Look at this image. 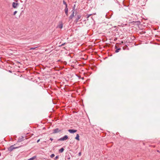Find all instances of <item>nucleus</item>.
<instances>
[{
  "mask_svg": "<svg viewBox=\"0 0 160 160\" xmlns=\"http://www.w3.org/2000/svg\"><path fill=\"white\" fill-rule=\"evenodd\" d=\"M63 4L65 5V7H68V5L66 3V2L64 0L63 1Z\"/></svg>",
  "mask_w": 160,
  "mask_h": 160,
  "instance_id": "ddd939ff",
  "label": "nucleus"
},
{
  "mask_svg": "<svg viewBox=\"0 0 160 160\" xmlns=\"http://www.w3.org/2000/svg\"><path fill=\"white\" fill-rule=\"evenodd\" d=\"M50 139L51 141H52V140H53V139L52 138H50Z\"/></svg>",
  "mask_w": 160,
  "mask_h": 160,
  "instance_id": "6ab92c4d",
  "label": "nucleus"
},
{
  "mask_svg": "<svg viewBox=\"0 0 160 160\" xmlns=\"http://www.w3.org/2000/svg\"><path fill=\"white\" fill-rule=\"evenodd\" d=\"M62 131L61 129H59L58 128H57L53 130V133H58Z\"/></svg>",
  "mask_w": 160,
  "mask_h": 160,
  "instance_id": "f03ea898",
  "label": "nucleus"
},
{
  "mask_svg": "<svg viewBox=\"0 0 160 160\" xmlns=\"http://www.w3.org/2000/svg\"><path fill=\"white\" fill-rule=\"evenodd\" d=\"M65 43H63V44H62V46H63L64 45Z\"/></svg>",
  "mask_w": 160,
  "mask_h": 160,
  "instance_id": "4be33fe9",
  "label": "nucleus"
},
{
  "mask_svg": "<svg viewBox=\"0 0 160 160\" xmlns=\"http://www.w3.org/2000/svg\"><path fill=\"white\" fill-rule=\"evenodd\" d=\"M39 141H40V139H38V140L37 142H39Z\"/></svg>",
  "mask_w": 160,
  "mask_h": 160,
  "instance_id": "412c9836",
  "label": "nucleus"
},
{
  "mask_svg": "<svg viewBox=\"0 0 160 160\" xmlns=\"http://www.w3.org/2000/svg\"><path fill=\"white\" fill-rule=\"evenodd\" d=\"M79 155H80L81 154V153L80 152H79Z\"/></svg>",
  "mask_w": 160,
  "mask_h": 160,
  "instance_id": "5701e85b",
  "label": "nucleus"
},
{
  "mask_svg": "<svg viewBox=\"0 0 160 160\" xmlns=\"http://www.w3.org/2000/svg\"><path fill=\"white\" fill-rule=\"evenodd\" d=\"M59 158L58 156H57L55 158V160H56L58 159Z\"/></svg>",
  "mask_w": 160,
  "mask_h": 160,
  "instance_id": "f3484780",
  "label": "nucleus"
},
{
  "mask_svg": "<svg viewBox=\"0 0 160 160\" xmlns=\"http://www.w3.org/2000/svg\"><path fill=\"white\" fill-rule=\"evenodd\" d=\"M64 148H62L59 150V152L61 153L62 152L64 151Z\"/></svg>",
  "mask_w": 160,
  "mask_h": 160,
  "instance_id": "f8f14e48",
  "label": "nucleus"
},
{
  "mask_svg": "<svg viewBox=\"0 0 160 160\" xmlns=\"http://www.w3.org/2000/svg\"><path fill=\"white\" fill-rule=\"evenodd\" d=\"M38 47H36L35 48H31L30 49V50H34L35 49V48H37Z\"/></svg>",
  "mask_w": 160,
  "mask_h": 160,
  "instance_id": "dca6fc26",
  "label": "nucleus"
},
{
  "mask_svg": "<svg viewBox=\"0 0 160 160\" xmlns=\"http://www.w3.org/2000/svg\"><path fill=\"white\" fill-rule=\"evenodd\" d=\"M36 157H37L36 156H35L32 157L31 158H30L28 160H34L36 158Z\"/></svg>",
  "mask_w": 160,
  "mask_h": 160,
  "instance_id": "6e6552de",
  "label": "nucleus"
},
{
  "mask_svg": "<svg viewBox=\"0 0 160 160\" xmlns=\"http://www.w3.org/2000/svg\"><path fill=\"white\" fill-rule=\"evenodd\" d=\"M68 131L70 133H73L76 132L77 130L74 129H69L68 130Z\"/></svg>",
  "mask_w": 160,
  "mask_h": 160,
  "instance_id": "39448f33",
  "label": "nucleus"
},
{
  "mask_svg": "<svg viewBox=\"0 0 160 160\" xmlns=\"http://www.w3.org/2000/svg\"><path fill=\"white\" fill-rule=\"evenodd\" d=\"M73 9H74V8ZM72 13L70 15V17H69V20L72 19L73 18V17H74V9H73V10L72 11Z\"/></svg>",
  "mask_w": 160,
  "mask_h": 160,
  "instance_id": "20e7f679",
  "label": "nucleus"
},
{
  "mask_svg": "<svg viewBox=\"0 0 160 160\" xmlns=\"http://www.w3.org/2000/svg\"><path fill=\"white\" fill-rule=\"evenodd\" d=\"M15 148L14 147L13 145L11 146L10 147H9L8 148V150L9 151H12L13 149L15 148Z\"/></svg>",
  "mask_w": 160,
  "mask_h": 160,
  "instance_id": "7ed1b4c3",
  "label": "nucleus"
},
{
  "mask_svg": "<svg viewBox=\"0 0 160 160\" xmlns=\"http://www.w3.org/2000/svg\"><path fill=\"white\" fill-rule=\"evenodd\" d=\"M58 27L59 28H62L63 27V24L62 23H61L58 26Z\"/></svg>",
  "mask_w": 160,
  "mask_h": 160,
  "instance_id": "9b49d317",
  "label": "nucleus"
},
{
  "mask_svg": "<svg viewBox=\"0 0 160 160\" xmlns=\"http://www.w3.org/2000/svg\"><path fill=\"white\" fill-rule=\"evenodd\" d=\"M17 11H15L13 13V15H15L17 13Z\"/></svg>",
  "mask_w": 160,
  "mask_h": 160,
  "instance_id": "a211bd4d",
  "label": "nucleus"
},
{
  "mask_svg": "<svg viewBox=\"0 0 160 160\" xmlns=\"http://www.w3.org/2000/svg\"><path fill=\"white\" fill-rule=\"evenodd\" d=\"M81 17V16L80 15H78L77 18L76 20V22H78L79 19Z\"/></svg>",
  "mask_w": 160,
  "mask_h": 160,
  "instance_id": "1a4fd4ad",
  "label": "nucleus"
},
{
  "mask_svg": "<svg viewBox=\"0 0 160 160\" xmlns=\"http://www.w3.org/2000/svg\"><path fill=\"white\" fill-rule=\"evenodd\" d=\"M79 135L78 134H77V135H76V137H75V138L78 140V141H79L80 140L79 139Z\"/></svg>",
  "mask_w": 160,
  "mask_h": 160,
  "instance_id": "9d476101",
  "label": "nucleus"
},
{
  "mask_svg": "<svg viewBox=\"0 0 160 160\" xmlns=\"http://www.w3.org/2000/svg\"><path fill=\"white\" fill-rule=\"evenodd\" d=\"M18 5V4L17 3L14 2L12 3V6L13 8H17Z\"/></svg>",
  "mask_w": 160,
  "mask_h": 160,
  "instance_id": "423d86ee",
  "label": "nucleus"
},
{
  "mask_svg": "<svg viewBox=\"0 0 160 160\" xmlns=\"http://www.w3.org/2000/svg\"><path fill=\"white\" fill-rule=\"evenodd\" d=\"M68 138V137L67 135H65L63 137L61 138H59L58 140V141H65Z\"/></svg>",
  "mask_w": 160,
  "mask_h": 160,
  "instance_id": "f257e3e1",
  "label": "nucleus"
},
{
  "mask_svg": "<svg viewBox=\"0 0 160 160\" xmlns=\"http://www.w3.org/2000/svg\"><path fill=\"white\" fill-rule=\"evenodd\" d=\"M91 15V14L88 15V16H87V18H88Z\"/></svg>",
  "mask_w": 160,
  "mask_h": 160,
  "instance_id": "aec40b11",
  "label": "nucleus"
},
{
  "mask_svg": "<svg viewBox=\"0 0 160 160\" xmlns=\"http://www.w3.org/2000/svg\"><path fill=\"white\" fill-rule=\"evenodd\" d=\"M55 156V155L54 154H52L50 156V157L51 158H53V157H54Z\"/></svg>",
  "mask_w": 160,
  "mask_h": 160,
  "instance_id": "2eb2a0df",
  "label": "nucleus"
},
{
  "mask_svg": "<svg viewBox=\"0 0 160 160\" xmlns=\"http://www.w3.org/2000/svg\"><path fill=\"white\" fill-rule=\"evenodd\" d=\"M65 12L67 16L68 15V8L67 7H65L64 9Z\"/></svg>",
  "mask_w": 160,
  "mask_h": 160,
  "instance_id": "0eeeda50",
  "label": "nucleus"
},
{
  "mask_svg": "<svg viewBox=\"0 0 160 160\" xmlns=\"http://www.w3.org/2000/svg\"><path fill=\"white\" fill-rule=\"evenodd\" d=\"M121 49V48H118V49H117L116 50H115V52H119V51Z\"/></svg>",
  "mask_w": 160,
  "mask_h": 160,
  "instance_id": "4468645a",
  "label": "nucleus"
}]
</instances>
